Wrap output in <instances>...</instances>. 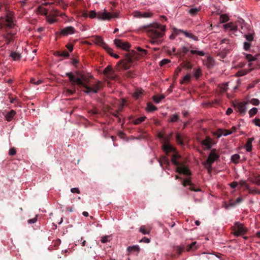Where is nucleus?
<instances>
[{
    "mask_svg": "<svg viewBox=\"0 0 260 260\" xmlns=\"http://www.w3.org/2000/svg\"><path fill=\"white\" fill-rule=\"evenodd\" d=\"M137 50H138L139 51H140V52H142L143 53V54H146L147 53V51L145 49H143L140 47H138L137 48Z\"/></svg>",
    "mask_w": 260,
    "mask_h": 260,
    "instance_id": "0e129e2a",
    "label": "nucleus"
},
{
    "mask_svg": "<svg viewBox=\"0 0 260 260\" xmlns=\"http://www.w3.org/2000/svg\"><path fill=\"white\" fill-rule=\"evenodd\" d=\"M200 10V8H192L190 9L188 12L189 13V14L191 15V16H194L198 13Z\"/></svg>",
    "mask_w": 260,
    "mask_h": 260,
    "instance_id": "bb28decb",
    "label": "nucleus"
},
{
    "mask_svg": "<svg viewBox=\"0 0 260 260\" xmlns=\"http://www.w3.org/2000/svg\"><path fill=\"white\" fill-rule=\"evenodd\" d=\"M187 37H188L189 38H190V39H192L193 40H194V41H198V37H197L196 36L193 35L191 33H189V34H188V35L187 36Z\"/></svg>",
    "mask_w": 260,
    "mask_h": 260,
    "instance_id": "603ef678",
    "label": "nucleus"
},
{
    "mask_svg": "<svg viewBox=\"0 0 260 260\" xmlns=\"http://www.w3.org/2000/svg\"><path fill=\"white\" fill-rule=\"evenodd\" d=\"M181 52L186 53L189 51V48L185 46H182L179 49ZM190 52L193 54H197L200 56H203L205 55V52L202 50H198L195 49H191Z\"/></svg>",
    "mask_w": 260,
    "mask_h": 260,
    "instance_id": "423d86ee",
    "label": "nucleus"
},
{
    "mask_svg": "<svg viewBox=\"0 0 260 260\" xmlns=\"http://www.w3.org/2000/svg\"><path fill=\"white\" fill-rule=\"evenodd\" d=\"M247 103L243 102L238 104L237 108L239 112L241 114H245L247 111L246 105Z\"/></svg>",
    "mask_w": 260,
    "mask_h": 260,
    "instance_id": "4468645a",
    "label": "nucleus"
},
{
    "mask_svg": "<svg viewBox=\"0 0 260 260\" xmlns=\"http://www.w3.org/2000/svg\"><path fill=\"white\" fill-rule=\"evenodd\" d=\"M5 25L8 28H13L15 24L11 17H6Z\"/></svg>",
    "mask_w": 260,
    "mask_h": 260,
    "instance_id": "f3484780",
    "label": "nucleus"
},
{
    "mask_svg": "<svg viewBox=\"0 0 260 260\" xmlns=\"http://www.w3.org/2000/svg\"><path fill=\"white\" fill-rule=\"evenodd\" d=\"M253 122L255 125L260 127V119H255L253 120Z\"/></svg>",
    "mask_w": 260,
    "mask_h": 260,
    "instance_id": "680f3d73",
    "label": "nucleus"
},
{
    "mask_svg": "<svg viewBox=\"0 0 260 260\" xmlns=\"http://www.w3.org/2000/svg\"><path fill=\"white\" fill-rule=\"evenodd\" d=\"M15 114H16V112L14 110H11L6 115V120L9 121H11L12 119V118H13V117L15 116Z\"/></svg>",
    "mask_w": 260,
    "mask_h": 260,
    "instance_id": "412c9836",
    "label": "nucleus"
},
{
    "mask_svg": "<svg viewBox=\"0 0 260 260\" xmlns=\"http://www.w3.org/2000/svg\"><path fill=\"white\" fill-rule=\"evenodd\" d=\"M239 159H240V156L238 154H234L231 157L232 161L235 164L238 163Z\"/></svg>",
    "mask_w": 260,
    "mask_h": 260,
    "instance_id": "c756f323",
    "label": "nucleus"
},
{
    "mask_svg": "<svg viewBox=\"0 0 260 260\" xmlns=\"http://www.w3.org/2000/svg\"><path fill=\"white\" fill-rule=\"evenodd\" d=\"M245 58L249 62L248 66L249 67H251L252 66H253V67L252 69H251L249 71L242 70L239 71L237 73V75L239 76L245 75L252 69L260 67V63H258L257 61L258 58L260 56L259 55H255V56H252L250 54H245Z\"/></svg>",
    "mask_w": 260,
    "mask_h": 260,
    "instance_id": "f03ea898",
    "label": "nucleus"
},
{
    "mask_svg": "<svg viewBox=\"0 0 260 260\" xmlns=\"http://www.w3.org/2000/svg\"><path fill=\"white\" fill-rule=\"evenodd\" d=\"M38 13L44 15L45 16H47V10L46 8H43L42 6H39L37 10Z\"/></svg>",
    "mask_w": 260,
    "mask_h": 260,
    "instance_id": "a878e982",
    "label": "nucleus"
},
{
    "mask_svg": "<svg viewBox=\"0 0 260 260\" xmlns=\"http://www.w3.org/2000/svg\"><path fill=\"white\" fill-rule=\"evenodd\" d=\"M148 35L152 39L162 37L166 31V26L158 23H153L145 26Z\"/></svg>",
    "mask_w": 260,
    "mask_h": 260,
    "instance_id": "f257e3e1",
    "label": "nucleus"
},
{
    "mask_svg": "<svg viewBox=\"0 0 260 260\" xmlns=\"http://www.w3.org/2000/svg\"><path fill=\"white\" fill-rule=\"evenodd\" d=\"M10 56L14 60H18L21 58V55L19 53L16 52H11Z\"/></svg>",
    "mask_w": 260,
    "mask_h": 260,
    "instance_id": "b1692460",
    "label": "nucleus"
},
{
    "mask_svg": "<svg viewBox=\"0 0 260 260\" xmlns=\"http://www.w3.org/2000/svg\"><path fill=\"white\" fill-rule=\"evenodd\" d=\"M127 251L129 253H134L138 254L140 251V247L138 245L128 246L127 248Z\"/></svg>",
    "mask_w": 260,
    "mask_h": 260,
    "instance_id": "dca6fc26",
    "label": "nucleus"
},
{
    "mask_svg": "<svg viewBox=\"0 0 260 260\" xmlns=\"http://www.w3.org/2000/svg\"><path fill=\"white\" fill-rule=\"evenodd\" d=\"M101 84V82L100 81H98L96 83L93 84L92 86L86 85V86H85L86 90L84 91V92L87 94L92 93H96L100 88Z\"/></svg>",
    "mask_w": 260,
    "mask_h": 260,
    "instance_id": "0eeeda50",
    "label": "nucleus"
},
{
    "mask_svg": "<svg viewBox=\"0 0 260 260\" xmlns=\"http://www.w3.org/2000/svg\"><path fill=\"white\" fill-rule=\"evenodd\" d=\"M178 115L177 114H173L170 116L169 122H176L178 120Z\"/></svg>",
    "mask_w": 260,
    "mask_h": 260,
    "instance_id": "c9c22d12",
    "label": "nucleus"
},
{
    "mask_svg": "<svg viewBox=\"0 0 260 260\" xmlns=\"http://www.w3.org/2000/svg\"><path fill=\"white\" fill-rule=\"evenodd\" d=\"M229 20V17L226 14H223L220 15L219 21L220 23H224L228 21Z\"/></svg>",
    "mask_w": 260,
    "mask_h": 260,
    "instance_id": "cd10ccee",
    "label": "nucleus"
},
{
    "mask_svg": "<svg viewBox=\"0 0 260 260\" xmlns=\"http://www.w3.org/2000/svg\"><path fill=\"white\" fill-rule=\"evenodd\" d=\"M218 156L215 153H211L209 154L206 163L209 165V167H211V164L214 162L217 158Z\"/></svg>",
    "mask_w": 260,
    "mask_h": 260,
    "instance_id": "f8f14e48",
    "label": "nucleus"
},
{
    "mask_svg": "<svg viewBox=\"0 0 260 260\" xmlns=\"http://www.w3.org/2000/svg\"><path fill=\"white\" fill-rule=\"evenodd\" d=\"M92 42L96 45L100 46L104 48H107V44L104 41L103 39L99 36H94L92 37Z\"/></svg>",
    "mask_w": 260,
    "mask_h": 260,
    "instance_id": "1a4fd4ad",
    "label": "nucleus"
},
{
    "mask_svg": "<svg viewBox=\"0 0 260 260\" xmlns=\"http://www.w3.org/2000/svg\"><path fill=\"white\" fill-rule=\"evenodd\" d=\"M15 34V32H13V31H8L7 32V34L5 36V38L8 40L9 41H10V39L9 38V36H14V35Z\"/></svg>",
    "mask_w": 260,
    "mask_h": 260,
    "instance_id": "8fccbe9b",
    "label": "nucleus"
},
{
    "mask_svg": "<svg viewBox=\"0 0 260 260\" xmlns=\"http://www.w3.org/2000/svg\"><path fill=\"white\" fill-rule=\"evenodd\" d=\"M228 83H226L223 85H221V89L222 91H226L228 89Z\"/></svg>",
    "mask_w": 260,
    "mask_h": 260,
    "instance_id": "4d7b16f0",
    "label": "nucleus"
},
{
    "mask_svg": "<svg viewBox=\"0 0 260 260\" xmlns=\"http://www.w3.org/2000/svg\"><path fill=\"white\" fill-rule=\"evenodd\" d=\"M238 184V182H233L232 183H231L230 184V186H231V187L234 188H235L237 186Z\"/></svg>",
    "mask_w": 260,
    "mask_h": 260,
    "instance_id": "69168bd1",
    "label": "nucleus"
},
{
    "mask_svg": "<svg viewBox=\"0 0 260 260\" xmlns=\"http://www.w3.org/2000/svg\"><path fill=\"white\" fill-rule=\"evenodd\" d=\"M182 184L183 186H185L186 185H189L191 184V183H190V181L189 180V179H187L186 180H184L183 181V183H182Z\"/></svg>",
    "mask_w": 260,
    "mask_h": 260,
    "instance_id": "5fc2aeb1",
    "label": "nucleus"
},
{
    "mask_svg": "<svg viewBox=\"0 0 260 260\" xmlns=\"http://www.w3.org/2000/svg\"><path fill=\"white\" fill-rule=\"evenodd\" d=\"M253 182L257 185H260V176H258L254 179Z\"/></svg>",
    "mask_w": 260,
    "mask_h": 260,
    "instance_id": "3c124183",
    "label": "nucleus"
},
{
    "mask_svg": "<svg viewBox=\"0 0 260 260\" xmlns=\"http://www.w3.org/2000/svg\"><path fill=\"white\" fill-rule=\"evenodd\" d=\"M253 140V138H249L247 140L245 145V148L247 152H250L252 150V142Z\"/></svg>",
    "mask_w": 260,
    "mask_h": 260,
    "instance_id": "aec40b11",
    "label": "nucleus"
},
{
    "mask_svg": "<svg viewBox=\"0 0 260 260\" xmlns=\"http://www.w3.org/2000/svg\"><path fill=\"white\" fill-rule=\"evenodd\" d=\"M232 133V132L229 130H224V131L222 133L221 135H223L224 136H228V135L231 134Z\"/></svg>",
    "mask_w": 260,
    "mask_h": 260,
    "instance_id": "6e6d98bb",
    "label": "nucleus"
},
{
    "mask_svg": "<svg viewBox=\"0 0 260 260\" xmlns=\"http://www.w3.org/2000/svg\"><path fill=\"white\" fill-rule=\"evenodd\" d=\"M245 37L248 42H251L253 40V36L252 34L245 35Z\"/></svg>",
    "mask_w": 260,
    "mask_h": 260,
    "instance_id": "c03bdc74",
    "label": "nucleus"
},
{
    "mask_svg": "<svg viewBox=\"0 0 260 260\" xmlns=\"http://www.w3.org/2000/svg\"><path fill=\"white\" fill-rule=\"evenodd\" d=\"M71 191L72 193H80V190H79V188H77V187L71 188Z\"/></svg>",
    "mask_w": 260,
    "mask_h": 260,
    "instance_id": "13d9d810",
    "label": "nucleus"
},
{
    "mask_svg": "<svg viewBox=\"0 0 260 260\" xmlns=\"http://www.w3.org/2000/svg\"><path fill=\"white\" fill-rule=\"evenodd\" d=\"M234 235L236 236H239L240 235H243L246 233V230L243 226V225L239 223L236 222L235 224V226L234 227Z\"/></svg>",
    "mask_w": 260,
    "mask_h": 260,
    "instance_id": "6e6552de",
    "label": "nucleus"
},
{
    "mask_svg": "<svg viewBox=\"0 0 260 260\" xmlns=\"http://www.w3.org/2000/svg\"><path fill=\"white\" fill-rule=\"evenodd\" d=\"M139 231L144 235L149 234L150 233L149 231L146 230L144 226H141L140 228Z\"/></svg>",
    "mask_w": 260,
    "mask_h": 260,
    "instance_id": "ea45409f",
    "label": "nucleus"
},
{
    "mask_svg": "<svg viewBox=\"0 0 260 260\" xmlns=\"http://www.w3.org/2000/svg\"><path fill=\"white\" fill-rule=\"evenodd\" d=\"M172 134L170 133L167 136H164L162 134H158V137L162 139L163 142H169L170 139L172 137Z\"/></svg>",
    "mask_w": 260,
    "mask_h": 260,
    "instance_id": "a211bd4d",
    "label": "nucleus"
},
{
    "mask_svg": "<svg viewBox=\"0 0 260 260\" xmlns=\"http://www.w3.org/2000/svg\"><path fill=\"white\" fill-rule=\"evenodd\" d=\"M202 144L204 145L207 146L209 148H211V141H210V139L207 138V139L203 140L202 142Z\"/></svg>",
    "mask_w": 260,
    "mask_h": 260,
    "instance_id": "473e14b6",
    "label": "nucleus"
},
{
    "mask_svg": "<svg viewBox=\"0 0 260 260\" xmlns=\"http://www.w3.org/2000/svg\"><path fill=\"white\" fill-rule=\"evenodd\" d=\"M118 17V15L116 14H110L106 12L105 9L104 12H98L97 18L100 20H109L112 18Z\"/></svg>",
    "mask_w": 260,
    "mask_h": 260,
    "instance_id": "20e7f679",
    "label": "nucleus"
},
{
    "mask_svg": "<svg viewBox=\"0 0 260 260\" xmlns=\"http://www.w3.org/2000/svg\"><path fill=\"white\" fill-rule=\"evenodd\" d=\"M93 76L91 75H84L82 74L83 82H84L86 85L89 83V79L92 78Z\"/></svg>",
    "mask_w": 260,
    "mask_h": 260,
    "instance_id": "4be33fe9",
    "label": "nucleus"
},
{
    "mask_svg": "<svg viewBox=\"0 0 260 260\" xmlns=\"http://www.w3.org/2000/svg\"><path fill=\"white\" fill-rule=\"evenodd\" d=\"M107 48H104L105 50L107 52L108 54H109L111 56H113L114 53L113 52L112 49L110 48L108 45L107 46Z\"/></svg>",
    "mask_w": 260,
    "mask_h": 260,
    "instance_id": "09e8293b",
    "label": "nucleus"
},
{
    "mask_svg": "<svg viewBox=\"0 0 260 260\" xmlns=\"http://www.w3.org/2000/svg\"><path fill=\"white\" fill-rule=\"evenodd\" d=\"M162 149L166 153L175 151V148L170 145L169 142H163Z\"/></svg>",
    "mask_w": 260,
    "mask_h": 260,
    "instance_id": "9b49d317",
    "label": "nucleus"
},
{
    "mask_svg": "<svg viewBox=\"0 0 260 260\" xmlns=\"http://www.w3.org/2000/svg\"><path fill=\"white\" fill-rule=\"evenodd\" d=\"M176 141L177 142H178V143L180 145H183V143L182 141V139H181V135L178 134V133H177L176 134Z\"/></svg>",
    "mask_w": 260,
    "mask_h": 260,
    "instance_id": "e433bc0d",
    "label": "nucleus"
},
{
    "mask_svg": "<svg viewBox=\"0 0 260 260\" xmlns=\"http://www.w3.org/2000/svg\"><path fill=\"white\" fill-rule=\"evenodd\" d=\"M258 111L257 108L255 107H253L251 108L249 111V116L250 117H253L254 115H255Z\"/></svg>",
    "mask_w": 260,
    "mask_h": 260,
    "instance_id": "7c9ffc66",
    "label": "nucleus"
},
{
    "mask_svg": "<svg viewBox=\"0 0 260 260\" xmlns=\"http://www.w3.org/2000/svg\"><path fill=\"white\" fill-rule=\"evenodd\" d=\"M223 27L225 30L230 31H236L238 29L237 25L233 22L224 24Z\"/></svg>",
    "mask_w": 260,
    "mask_h": 260,
    "instance_id": "2eb2a0df",
    "label": "nucleus"
},
{
    "mask_svg": "<svg viewBox=\"0 0 260 260\" xmlns=\"http://www.w3.org/2000/svg\"><path fill=\"white\" fill-rule=\"evenodd\" d=\"M31 82L32 83H34L36 85H39L42 83V81L41 80H38L37 81H35L34 79H31Z\"/></svg>",
    "mask_w": 260,
    "mask_h": 260,
    "instance_id": "052dcab7",
    "label": "nucleus"
},
{
    "mask_svg": "<svg viewBox=\"0 0 260 260\" xmlns=\"http://www.w3.org/2000/svg\"><path fill=\"white\" fill-rule=\"evenodd\" d=\"M101 242L103 243H106L110 241V236H105L102 237Z\"/></svg>",
    "mask_w": 260,
    "mask_h": 260,
    "instance_id": "a18cd8bd",
    "label": "nucleus"
},
{
    "mask_svg": "<svg viewBox=\"0 0 260 260\" xmlns=\"http://www.w3.org/2000/svg\"><path fill=\"white\" fill-rule=\"evenodd\" d=\"M142 89H137L133 94V96L135 99H138L142 95Z\"/></svg>",
    "mask_w": 260,
    "mask_h": 260,
    "instance_id": "5701e85b",
    "label": "nucleus"
},
{
    "mask_svg": "<svg viewBox=\"0 0 260 260\" xmlns=\"http://www.w3.org/2000/svg\"><path fill=\"white\" fill-rule=\"evenodd\" d=\"M66 76L69 77V81L72 85L77 84L85 88L86 84L83 82L82 74L80 75L79 72H69L66 73Z\"/></svg>",
    "mask_w": 260,
    "mask_h": 260,
    "instance_id": "7ed1b4c3",
    "label": "nucleus"
},
{
    "mask_svg": "<svg viewBox=\"0 0 260 260\" xmlns=\"http://www.w3.org/2000/svg\"><path fill=\"white\" fill-rule=\"evenodd\" d=\"M242 199L240 197L238 198L235 202L229 203L228 205L225 206V208L228 209L231 207L235 206L241 202Z\"/></svg>",
    "mask_w": 260,
    "mask_h": 260,
    "instance_id": "6ab92c4d",
    "label": "nucleus"
},
{
    "mask_svg": "<svg viewBox=\"0 0 260 260\" xmlns=\"http://www.w3.org/2000/svg\"><path fill=\"white\" fill-rule=\"evenodd\" d=\"M190 76L189 74H187L184 76L183 79L181 81V84H184L187 82H188L190 80Z\"/></svg>",
    "mask_w": 260,
    "mask_h": 260,
    "instance_id": "4c0bfd02",
    "label": "nucleus"
},
{
    "mask_svg": "<svg viewBox=\"0 0 260 260\" xmlns=\"http://www.w3.org/2000/svg\"><path fill=\"white\" fill-rule=\"evenodd\" d=\"M113 42L114 45L117 48L123 50H128L131 47V45L129 43L123 41L120 39H115Z\"/></svg>",
    "mask_w": 260,
    "mask_h": 260,
    "instance_id": "39448f33",
    "label": "nucleus"
},
{
    "mask_svg": "<svg viewBox=\"0 0 260 260\" xmlns=\"http://www.w3.org/2000/svg\"><path fill=\"white\" fill-rule=\"evenodd\" d=\"M184 249V247L182 246H177L175 247V250L180 254Z\"/></svg>",
    "mask_w": 260,
    "mask_h": 260,
    "instance_id": "79ce46f5",
    "label": "nucleus"
},
{
    "mask_svg": "<svg viewBox=\"0 0 260 260\" xmlns=\"http://www.w3.org/2000/svg\"><path fill=\"white\" fill-rule=\"evenodd\" d=\"M177 159H175V157H172L171 159L172 162L177 167L179 166V163L177 160Z\"/></svg>",
    "mask_w": 260,
    "mask_h": 260,
    "instance_id": "bf43d9fd",
    "label": "nucleus"
},
{
    "mask_svg": "<svg viewBox=\"0 0 260 260\" xmlns=\"http://www.w3.org/2000/svg\"><path fill=\"white\" fill-rule=\"evenodd\" d=\"M37 221V219L36 218H32V219H29L28 220V222L30 224H31V223H35Z\"/></svg>",
    "mask_w": 260,
    "mask_h": 260,
    "instance_id": "774afa93",
    "label": "nucleus"
},
{
    "mask_svg": "<svg viewBox=\"0 0 260 260\" xmlns=\"http://www.w3.org/2000/svg\"><path fill=\"white\" fill-rule=\"evenodd\" d=\"M146 117L145 116H142V117H139L137 119H136L134 121V123L135 124H139L141 123H142L143 121H144L145 120V119H146Z\"/></svg>",
    "mask_w": 260,
    "mask_h": 260,
    "instance_id": "c85d7f7f",
    "label": "nucleus"
},
{
    "mask_svg": "<svg viewBox=\"0 0 260 260\" xmlns=\"http://www.w3.org/2000/svg\"><path fill=\"white\" fill-rule=\"evenodd\" d=\"M176 171L178 173H182L186 175H189L190 174L188 168L183 166H178Z\"/></svg>",
    "mask_w": 260,
    "mask_h": 260,
    "instance_id": "ddd939ff",
    "label": "nucleus"
},
{
    "mask_svg": "<svg viewBox=\"0 0 260 260\" xmlns=\"http://www.w3.org/2000/svg\"><path fill=\"white\" fill-rule=\"evenodd\" d=\"M194 76L196 78H199L201 75V71L200 69H196L194 71Z\"/></svg>",
    "mask_w": 260,
    "mask_h": 260,
    "instance_id": "a19ab883",
    "label": "nucleus"
},
{
    "mask_svg": "<svg viewBox=\"0 0 260 260\" xmlns=\"http://www.w3.org/2000/svg\"><path fill=\"white\" fill-rule=\"evenodd\" d=\"M164 98L165 96L164 95H155L153 97V100L155 103L158 104Z\"/></svg>",
    "mask_w": 260,
    "mask_h": 260,
    "instance_id": "393cba45",
    "label": "nucleus"
},
{
    "mask_svg": "<svg viewBox=\"0 0 260 260\" xmlns=\"http://www.w3.org/2000/svg\"><path fill=\"white\" fill-rule=\"evenodd\" d=\"M112 68H111V67L110 66H108L104 70V72H103V73L106 76L109 73H111L112 72Z\"/></svg>",
    "mask_w": 260,
    "mask_h": 260,
    "instance_id": "58836bf2",
    "label": "nucleus"
},
{
    "mask_svg": "<svg viewBox=\"0 0 260 260\" xmlns=\"http://www.w3.org/2000/svg\"><path fill=\"white\" fill-rule=\"evenodd\" d=\"M139 15L141 17L148 18L151 16V14L150 13H144L143 14L139 13Z\"/></svg>",
    "mask_w": 260,
    "mask_h": 260,
    "instance_id": "49530a36",
    "label": "nucleus"
},
{
    "mask_svg": "<svg viewBox=\"0 0 260 260\" xmlns=\"http://www.w3.org/2000/svg\"><path fill=\"white\" fill-rule=\"evenodd\" d=\"M156 110V107L151 103L147 104V111L149 112H152Z\"/></svg>",
    "mask_w": 260,
    "mask_h": 260,
    "instance_id": "f704fd0d",
    "label": "nucleus"
},
{
    "mask_svg": "<svg viewBox=\"0 0 260 260\" xmlns=\"http://www.w3.org/2000/svg\"><path fill=\"white\" fill-rule=\"evenodd\" d=\"M107 78L110 79H113L115 78V75L114 73V71L112 70L111 73H109L106 76Z\"/></svg>",
    "mask_w": 260,
    "mask_h": 260,
    "instance_id": "de8ad7c7",
    "label": "nucleus"
},
{
    "mask_svg": "<svg viewBox=\"0 0 260 260\" xmlns=\"http://www.w3.org/2000/svg\"><path fill=\"white\" fill-rule=\"evenodd\" d=\"M249 103L253 105L257 106L259 104L260 102L259 100L253 98L249 100Z\"/></svg>",
    "mask_w": 260,
    "mask_h": 260,
    "instance_id": "72a5a7b5",
    "label": "nucleus"
},
{
    "mask_svg": "<svg viewBox=\"0 0 260 260\" xmlns=\"http://www.w3.org/2000/svg\"><path fill=\"white\" fill-rule=\"evenodd\" d=\"M75 32V29L73 26H67L63 29H62L60 31V34L63 36H68L69 35H73Z\"/></svg>",
    "mask_w": 260,
    "mask_h": 260,
    "instance_id": "9d476101",
    "label": "nucleus"
},
{
    "mask_svg": "<svg viewBox=\"0 0 260 260\" xmlns=\"http://www.w3.org/2000/svg\"><path fill=\"white\" fill-rule=\"evenodd\" d=\"M251 46V44L249 42H244V48L245 50H248Z\"/></svg>",
    "mask_w": 260,
    "mask_h": 260,
    "instance_id": "864d4df0",
    "label": "nucleus"
},
{
    "mask_svg": "<svg viewBox=\"0 0 260 260\" xmlns=\"http://www.w3.org/2000/svg\"><path fill=\"white\" fill-rule=\"evenodd\" d=\"M16 154V150L14 148H11L9 150V154L10 155H13Z\"/></svg>",
    "mask_w": 260,
    "mask_h": 260,
    "instance_id": "e2e57ef3",
    "label": "nucleus"
},
{
    "mask_svg": "<svg viewBox=\"0 0 260 260\" xmlns=\"http://www.w3.org/2000/svg\"><path fill=\"white\" fill-rule=\"evenodd\" d=\"M170 62V60L168 59H163L159 62V66L160 67L163 66L165 64H168Z\"/></svg>",
    "mask_w": 260,
    "mask_h": 260,
    "instance_id": "37998d69",
    "label": "nucleus"
},
{
    "mask_svg": "<svg viewBox=\"0 0 260 260\" xmlns=\"http://www.w3.org/2000/svg\"><path fill=\"white\" fill-rule=\"evenodd\" d=\"M88 16L90 18H95L98 17V12H96L94 10H91L89 12Z\"/></svg>",
    "mask_w": 260,
    "mask_h": 260,
    "instance_id": "2f4dec72",
    "label": "nucleus"
},
{
    "mask_svg": "<svg viewBox=\"0 0 260 260\" xmlns=\"http://www.w3.org/2000/svg\"><path fill=\"white\" fill-rule=\"evenodd\" d=\"M150 241V240L149 239L146 238H144L140 241V242H144L147 243H149Z\"/></svg>",
    "mask_w": 260,
    "mask_h": 260,
    "instance_id": "338daca9",
    "label": "nucleus"
}]
</instances>
